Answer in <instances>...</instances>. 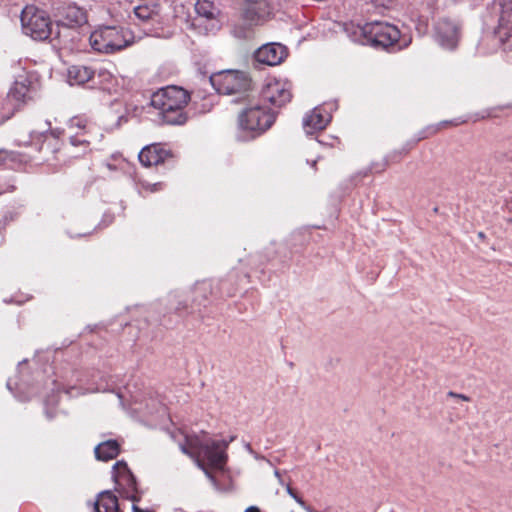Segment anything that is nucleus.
<instances>
[{
  "instance_id": "1",
  "label": "nucleus",
  "mask_w": 512,
  "mask_h": 512,
  "mask_svg": "<svg viewBox=\"0 0 512 512\" xmlns=\"http://www.w3.org/2000/svg\"><path fill=\"white\" fill-rule=\"evenodd\" d=\"M233 440L212 439L207 437L206 432L200 434H183L178 445L182 453L189 456L195 465L204 473L215 489L220 484L212 470L223 471L228 461L227 449Z\"/></svg>"
},
{
  "instance_id": "2",
  "label": "nucleus",
  "mask_w": 512,
  "mask_h": 512,
  "mask_svg": "<svg viewBox=\"0 0 512 512\" xmlns=\"http://www.w3.org/2000/svg\"><path fill=\"white\" fill-rule=\"evenodd\" d=\"M190 96L186 90L177 86H168L153 93L151 105L160 111L167 124H183L186 117L183 113Z\"/></svg>"
},
{
  "instance_id": "3",
  "label": "nucleus",
  "mask_w": 512,
  "mask_h": 512,
  "mask_svg": "<svg viewBox=\"0 0 512 512\" xmlns=\"http://www.w3.org/2000/svg\"><path fill=\"white\" fill-rule=\"evenodd\" d=\"M273 15V8L268 0H244L240 18L233 24L231 33L238 39H248L256 26L264 24Z\"/></svg>"
},
{
  "instance_id": "4",
  "label": "nucleus",
  "mask_w": 512,
  "mask_h": 512,
  "mask_svg": "<svg viewBox=\"0 0 512 512\" xmlns=\"http://www.w3.org/2000/svg\"><path fill=\"white\" fill-rule=\"evenodd\" d=\"M133 34L128 29L118 26H103L92 32L90 44L101 53H114L133 43Z\"/></svg>"
},
{
  "instance_id": "5",
  "label": "nucleus",
  "mask_w": 512,
  "mask_h": 512,
  "mask_svg": "<svg viewBox=\"0 0 512 512\" xmlns=\"http://www.w3.org/2000/svg\"><path fill=\"white\" fill-rule=\"evenodd\" d=\"M20 19L23 33L34 40H46L52 33V22L49 15L34 5L25 6Z\"/></svg>"
},
{
  "instance_id": "6",
  "label": "nucleus",
  "mask_w": 512,
  "mask_h": 512,
  "mask_svg": "<svg viewBox=\"0 0 512 512\" xmlns=\"http://www.w3.org/2000/svg\"><path fill=\"white\" fill-rule=\"evenodd\" d=\"M210 82L216 91L224 95H239L240 99H246L245 95L251 88V79L242 71L224 70L213 74Z\"/></svg>"
},
{
  "instance_id": "7",
  "label": "nucleus",
  "mask_w": 512,
  "mask_h": 512,
  "mask_svg": "<svg viewBox=\"0 0 512 512\" xmlns=\"http://www.w3.org/2000/svg\"><path fill=\"white\" fill-rule=\"evenodd\" d=\"M30 81L16 80L9 91L0 96V125L10 119L30 99Z\"/></svg>"
},
{
  "instance_id": "8",
  "label": "nucleus",
  "mask_w": 512,
  "mask_h": 512,
  "mask_svg": "<svg viewBox=\"0 0 512 512\" xmlns=\"http://www.w3.org/2000/svg\"><path fill=\"white\" fill-rule=\"evenodd\" d=\"M367 41L375 47L387 48L394 45L400 38V31L394 25L374 21L366 23L362 28Z\"/></svg>"
},
{
  "instance_id": "9",
  "label": "nucleus",
  "mask_w": 512,
  "mask_h": 512,
  "mask_svg": "<svg viewBox=\"0 0 512 512\" xmlns=\"http://www.w3.org/2000/svg\"><path fill=\"white\" fill-rule=\"evenodd\" d=\"M275 121V114L260 105H251L245 108L239 116V123L243 129L264 132Z\"/></svg>"
},
{
  "instance_id": "10",
  "label": "nucleus",
  "mask_w": 512,
  "mask_h": 512,
  "mask_svg": "<svg viewBox=\"0 0 512 512\" xmlns=\"http://www.w3.org/2000/svg\"><path fill=\"white\" fill-rule=\"evenodd\" d=\"M292 85L286 80L268 78L261 88L262 100L275 107H282L292 99Z\"/></svg>"
},
{
  "instance_id": "11",
  "label": "nucleus",
  "mask_w": 512,
  "mask_h": 512,
  "mask_svg": "<svg viewBox=\"0 0 512 512\" xmlns=\"http://www.w3.org/2000/svg\"><path fill=\"white\" fill-rule=\"evenodd\" d=\"M114 480L117 486V490L123 497L130 499L132 502L139 501L137 496L136 480L127 464L123 461L117 462L114 467Z\"/></svg>"
},
{
  "instance_id": "12",
  "label": "nucleus",
  "mask_w": 512,
  "mask_h": 512,
  "mask_svg": "<svg viewBox=\"0 0 512 512\" xmlns=\"http://www.w3.org/2000/svg\"><path fill=\"white\" fill-rule=\"evenodd\" d=\"M460 29L457 22L448 18L440 19L435 25L434 38L442 48L453 50L458 45Z\"/></svg>"
},
{
  "instance_id": "13",
  "label": "nucleus",
  "mask_w": 512,
  "mask_h": 512,
  "mask_svg": "<svg viewBox=\"0 0 512 512\" xmlns=\"http://www.w3.org/2000/svg\"><path fill=\"white\" fill-rule=\"evenodd\" d=\"M498 3L500 18L495 36L501 44H505L512 36V0H498Z\"/></svg>"
},
{
  "instance_id": "14",
  "label": "nucleus",
  "mask_w": 512,
  "mask_h": 512,
  "mask_svg": "<svg viewBox=\"0 0 512 512\" xmlns=\"http://www.w3.org/2000/svg\"><path fill=\"white\" fill-rule=\"evenodd\" d=\"M287 56V49L280 43H268L262 45L255 53L256 60L260 63L275 66L280 64Z\"/></svg>"
},
{
  "instance_id": "15",
  "label": "nucleus",
  "mask_w": 512,
  "mask_h": 512,
  "mask_svg": "<svg viewBox=\"0 0 512 512\" xmlns=\"http://www.w3.org/2000/svg\"><path fill=\"white\" fill-rule=\"evenodd\" d=\"M330 121V117L324 114L320 108L313 109L303 119V126L307 134L324 129Z\"/></svg>"
},
{
  "instance_id": "16",
  "label": "nucleus",
  "mask_w": 512,
  "mask_h": 512,
  "mask_svg": "<svg viewBox=\"0 0 512 512\" xmlns=\"http://www.w3.org/2000/svg\"><path fill=\"white\" fill-rule=\"evenodd\" d=\"M168 153L157 145L144 147L139 153V161L142 165L149 167L164 162Z\"/></svg>"
},
{
  "instance_id": "17",
  "label": "nucleus",
  "mask_w": 512,
  "mask_h": 512,
  "mask_svg": "<svg viewBox=\"0 0 512 512\" xmlns=\"http://www.w3.org/2000/svg\"><path fill=\"white\" fill-rule=\"evenodd\" d=\"M94 76V71L85 65H72L68 68L67 79L70 85H83Z\"/></svg>"
},
{
  "instance_id": "18",
  "label": "nucleus",
  "mask_w": 512,
  "mask_h": 512,
  "mask_svg": "<svg viewBox=\"0 0 512 512\" xmlns=\"http://www.w3.org/2000/svg\"><path fill=\"white\" fill-rule=\"evenodd\" d=\"M94 507L96 512H119L118 499L111 491L99 493Z\"/></svg>"
},
{
  "instance_id": "19",
  "label": "nucleus",
  "mask_w": 512,
  "mask_h": 512,
  "mask_svg": "<svg viewBox=\"0 0 512 512\" xmlns=\"http://www.w3.org/2000/svg\"><path fill=\"white\" fill-rule=\"evenodd\" d=\"M95 457L101 461H109L116 458L120 452L119 443L116 440H107L98 444L95 449Z\"/></svg>"
},
{
  "instance_id": "20",
  "label": "nucleus",
  "mask_w": 512,
  "mask_h": 512,
  "mask_svg": "<svg viewBox=\"0 0 512 512\" xmlns=\"http://www.w3.org/2000/svg\"><path fill=\"white\" fill-rule=\"evenodd\" d=\"M195 11L199 17L212 20L219 14V9L213 0H198L195 4Z\"/></svg>"
},
{
  "instance_id": "21",
  "label": "nucleus",
  "mask_w": 512,
  "mask_h": 512,
  "mask_svg": "<svg viewBox=\"0 0 512 512\" xmlns=\"http://www.w3.org/2000/svg\"><path fill=\"white\" fill-rule=\"evenodd\" d=\"M98 83L103 91L115 94L118 91L117 79L107 70L101 69L98 72Z\"/></svg>"
},
{
  "instance_id": "22",
  "label": "nucleus",
  "mask_w": 512,
  "mask_h": 512,
  "mask_svg": "<svg viewBox=\"0 0 512 512\" xmlns=\"http://www.w3.org/2000/svg\"><path fill=\"white\" fill-rule=\"evenodd\" d=\"M67 18L75 25H81L86 22V16L82 9L77 7H70L67 10Z\"/></svg>"
},
{
  "instance_id": "23",
  "label": "nucleus",
  "mask_w": 512,
  "mask_h": 512,
  "mask_svg": "<svg viewBox=\"0 0 512 512\" xmlns=\"http://www.w3.org/2000/svg\"><path fill=\"white\" fill-rule=\"evenodd\" d=\"M151 13V10L146 6H138L134 9L135 16L143 21L150 19Z\"/></svg>"
},
{
  "instance_id": "24",
  "label": "nucleus",
  "mask_w": 512,
  "mask_h": 512,
  "mask_svg": "<svg viewBox=\"0 0 512 512\" xmlns=\"http://www.w3.org/2000/svg\"><path fill=\"white\" fill-rule=\"evenodd\" d=\"M141 188L145 192L153 193V192L159 191L162 188V184L161 183L151 184L148 182H141Z\"/></svg>"
},
{
  "instance_id": "25",
  "label": "nucleus",
  "mask_w": 512,
  "mask_h": 512,
  "mask_svg": "<svg viewBox=\"0 0 512 512\" xmlns=\"http://www.w3.org/2000/svg\"><path fill=\"white\" fill-rule=\"evenodd\" d=\"M285 487H286V491H287V493H288L292 498H294V499H295V501H296L298 504H300L302 507H305V502L303 501V499H302V498H300L299 496H297V494H296V493L294 492V490L290 487V485H289V484H286V485H285Z\"/></svg>"
},
{
  "instance_id": "26",
  "label": "nucleus",
  "mask_w": 512,
  "mask_h": 512,
  "mask_svg": "<svg viewBox=\"0 0 512 512\" xmlns=\"http://www.w3.org/2000/svg\"><path fill=\"white\" fill-rule=\"evenodd\" d=\"M50 128L51 123L49 121H45L44 124L38 130H34L32 134H45L50 131Z\"/></svg>"
},
{
  "instance_id": "27",
  "label": "nucleus",
  "mask_w": 512,
  "mask_h": 512,
  "mask_svg": "<svg viewBox=\"0 0 512 512\" xmlns=\"http://www.w3.org/2000/svg\"><path fill=\"white\" fill-rule=\"evenodd\" d=\"M448 397H452V398H457V399H461L463 401H470V397L464 395V394H459V393H455L453 391H449L447 393Z\"/></svg>"
},
{
  "instance_id": "28",
  "label": "nucleus",
  "mask_w": 512,
  "mask_h": 512,
  "mask_svg": "<svg viewBox=\"0 0 512 512\" xmlns=\"http://www.w3.org/2000/svg\"><path fill=\"white\" fill-rule=\"evenodd\" d=\"M71 143L73 145H78V144H88L89 141L86 140V139H79L78 137L74 136V137H71Z\"/></svg>"
},
{
  "instance_id": "29",
  "label": "nucleus",
  "mask_w": 512,
  "mask_h": 512,
  "mask_svg": "<svg viewBox=\"0 0 512 512\" xmlns=\"http://www.w3.org/2000/svg\"><path fill=\"white\" fill-rule=\"evenodd\" d=\"M132 509H133V512H154L151 509H141L135 503L133 504Z\"/></svg>"
},
{
  "instance_id": "30",
  "label": "nucleus",
  "mask_w": 512,
  "mask_h": 512,
  "mask_svg": "<svg viewBox=\"0 0 512 512\" xmlns=\"http://www.w3.org/2000/svg\"><path fill=\"white\" fill-rule=\"evenodd\" d=\"M244 512H261L257 506H250Z\"/></svg>"
},
{
  "instance_id": "31",
  "label": "nucleus",
  "mask_w": 512,
  "mask_h": 512,
  "mask_svg": "<svg viewBox=\"0 0 512 512\" xmlns=\"http://www.w3.org/2000/svg\"><path fill=\"white\" fill-rule=\"evenodd\" d=\"M464 122H465V120H461V121H456L455 120V121H450L449 124L457 126V125H459L461 123H464ZM444 124H448V122L446 121V122H444Z\"/></svg>"
},
{
  "instance_id": "32",
  "label": "nucleus",
  "mask_w": 512,
  "mask_h": 512,
  "mask_svg": "<svg viewBox=\"0 0 512 512\" xmlns=\"http://www.w3.org/2000/svg\"><path fill=\"white\" fill-rule=\"evenodd\" d=\"M274 475H275L278 479H281V475H280L279 470H277V469H276V470L274 471Z\"/></svg>"
},
{
  "instance_id": "33",
  "label": "nucleus",
  "mask_w": 512,
  "mask_h": 512,
  "mask_svg": "<svg viewBox=\"0 0 512 512\" xmlns=\"http://www.w3.org/2000/svg\"><path fill=\"white\" fill-rule=\"evenodd\" d=\"M478 237H479L480 239H484V238H485V234H484L483 232H479V233H478Z\"/></svg>"
},
{
  "instance_id": "34",
  "label": "nucleus",
  "mask_w": 512,
  "mask_h": 512,
  "mask_svg": "<svg viewBox=\"0 0 512 512\" xmlns=\"http://www.w3.org/2000/svg\"><path fill=\"white\" fill-rule=\"evenodd\" d=\"M278 481H279V484H280V485H282V486H284V485H285V484H284V481H283V479H282V478H281V479H278Z\"/></svg>"
}]
</instances>
